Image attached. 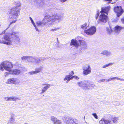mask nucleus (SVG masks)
<instances>
[{"instance_id":"nucleus-41","label":"nucleus","mask_w":124,"mask_h":124,"mask_svg":"<svg viewBox=\"0 0 124 124\" xmlns=\"http://www.w3.org/2000/svg\"><path fill=\"white\" fill-rule=\"evenodd\" d=\"M74 73L73 71H71L69 73V76H70V77H72L71 76L73 75Z\"/></svg>"},{"instance_id":"nucleus-39","label":"nucleus","mask_w":124,"mask_h":124,"mask_svg":"<svg viewBox=\"0 0 124 124\" xmlns=\"http://www.w3.org/2000/svg\"><path fill=\"white\" fill-rule=\"evenodd\" d=\"M72 122L74 124H77L78 123V121L76 119H73L72 118Z\"/></svg>"},{"instance_id":"nucleus-34","label":"nucleus","mask_w":124,"mask_h":124,"mask_svg":"<svg viewBox=\"0 0 124 124\" xmlns=\"http://www.w3.org/2000/svg\"><path fill=\"white\" fill-rule=\"evenodd\" d=\"M35 4L37 3H42V0H33Z\"/></svg>"},{"instance_id":"nucleus-19","label":"nucleus","mask_w":124,"mask_h":124,"mask_svg":"<svg viewBox=\"0 0 124 124\" xmlns=\"http://www.w3.org/2000/svg\"><path fill=\"white\" fill-rule=\"evenodd\" d=\"M101 54L103 55H105L106 56H110L111 54V53L110 52L107 50H104L102 51Z\"/></svg>"},{"instance_id":"nucleus-8","label":"nucleus","mask_w":124,"mask_h":124,"mask_svg":"<svg viewBox=\"0 0 124 124\" xmlns=\"http://www.w3.org/2000/svg\"><path fill=\"white\" fill-rule=\"evenodd\" d=\"M114 11L117 13V16L119 17L124 12V10L122 8L121 6H117L114 8Z\"/></svg>"},{"instance_id":"nucleus-43","label":"nucleus","mask_w":124,"mask_h":124,"mask_svg":"<svg viewBox=\"0 0 124 124\" xmlns=\"http://www.w3.org/2000/svg\"><path fill=\"white\" fill-rule=\"evenodd\" d=\"M92 115L96 119H98V116L97 115L96 113H93L92 114Z\"/></svg>"},{"instance_id":"nucleus-45","label":"nucleus","mask_w":124,"mask_h":124,"mask_svg":"<svg viewBox=\"0 0 124 124\" xmlns=\"http://www.w3.org/2000/svg\"><path fill=\"white\" fill-rule=\"evenodd\" d=\"M15 65L16 66V68H19V67L20 66V65H19V64H18L17 63H15Z\"/></svg>"},{"instance_id":"nucleus-31","label":"nucleus","mask_w":124,"mask_h":124,"mask_svg":"<svg viewBox=\"0 0 124 124\" xmlns=\"http://www.w3.org/2000/svg\"><path fill=\"white\" fill-rule=\"evenodd\" d=\"M31 23H32V24L35 27V29L36 31L39 32V30L38 28L37 27V25H36L35 23L33 21V20L31 22Z\"/></svg>"},{"instance_id":"nucleus-37","label":"nucleus","mask_w":124,"mask_h":124,"mask_svg":"<svg viewBox=\"0 0 124 124\" xmlns=\"http://www.w3.org/2000/svg\"><path fill=\"white\" fill-rule=\"evenodd\" d=\"M28 56H25L22 57L21 58L22 60L23 61L27 60Z\"/></svg>"},{"instance_id":"nucleus-17","label":"nucleus","mask_w":124,"mask_h":124,"mask_svg":"<svg viewBox=\"0 0 124 124\" xmlns=\"http://www.w3.org/2000/svg\"><path fill=\"white\" fill-rule=\"evenodd\" d=\"M70 45L74 46L76 47H78L80 45V44L78 42L77 40L73 39H71L70 43Z\"/></svg>"},{"instance_id":"nucleus-22","label":"nucleus","mask_w":124,"mask_h":124,"mask_svg":"<svg viewBox=\"0 0 124 124\" xmlns=\"http://www.w3.org/2000/svg\"><path fill=\"white\" fill-rule=\"evenodd\" d=\"M15 118L11 116L8 122V124H15Z\"/></svg>"},{"instance_id":"nucleus-12","label":"nucleus","mask_w":124,"mask_h":124,"mask_svg":"<svg viewBox=\"0 0 124 124\" xmlns=\"http://www.w3.org/2000/svg\"><path fill=\"white\" fill-rule=\"evenodd\" d=\"M107 15L102 13L99 16L100 21L104 23H105L107 22Z\"/></svg>"},{"instance_id":"nucleus-28","label":"nucleus","mask_w":124,"mask_h":124,"mask_svg":"<svg viewBox=\"0 0 124 124\" xmlns=\"http://www.w3.org/2000/svg\"><path fill=\"white\" fill-rule=\"evenodd\" d=\"M94 86V84L93 83H91L89 84L88 83L87 85V89H90L92 87H93Z\"/></svg>"},{"instance_id":"nucleus-18","label":"nucleus","mask_w":124,"mask_h":124,"mask_svg":"<svg viewBox=\"0 0 124 124\" xmlns=\"http://www.w3.org/2000/svg\"><path fill=\"white\" fill-rule=\"evenodd\" d=\"M110 7L109 6L102 8L101 11L100 12V13L101 14L104 13L107 15L108 12L110 10Z\"/></svg>"},{"instance_id":"nucleus-33","label":"nucleus","mask_w":124,"mask_h":124,"mask_svg":"<svg viewBox=\"0 0 124 124\" xmlns=\"http://www.w3.org/2000/svg\"><path fill=\"white\" fill-rule=\"evenodd\" d=\"M113 64V63H108V64H106L105 65L103 66L102 67V68H106L108 67L109 66H110L112 65Z\"/></svg>"},{"instance_id":"nucleus-55","label":"nucleus","mask_w":124,"mask_h":124,"mask_svg":"<svg viewBox=\"0 0 124 124\" xmlns=\"http://www.w3.org/2000/svg\"><path fill=\"white\" fill-rule=\"evenodd\" d=\"M24 124H28V123H24Z\"/></svg>"},{"instance_id":"nucleus-57","label":"nucleus","mask_w":124,"mask_h":124,"mask_svg":"<svg viewBox=\"0 0 124 124\" xmlns=\"http://www.w3.org/2000/svg\"><path fill=\"white\" fill-rule=\"evenodd\" d=\"M1 23H0V26H1Z\"/></svg>"},{"instance_id":"nucleus-16","label":"nucleus","mask_w":124,"mask_h":124,"mask_svg":"<svg viewBox=\"0 0 124 124\" xmlns=\"http://www.w3.org/2000/svg\"><path fill=\"white\" fill-rule=\"evenodd\" d=\"M42 85L44 86L41 89V92L40 93L41 94H42L46 92L50 86V85L49 84H43Z\"/></svg>"},{"instance_id":"nucleus-32","label":"nucleus","mask_w":124,"mask_h":124,"mask_svg":"<svg viewBox=\"0 0 124 124\" xmlns=\"http://www.w3.org/2000/svg\"><path fill=\"white\" fill-rule=\"evenodd\" d=\"M50 118L51 120L53 122L54 124H55L57 118L54 116H51Z\"/></svg>"},{"instance_id":"nucleus-38","label":"nucleus","mask_w":124,"mask_h":124,"mask_svg":"<svg viewBox=\"0 0 124 124\" xmlns=\"http://www.w3.org/2000/svg\"><path fill=\"white\" fill-rule=\"evenodd\" d=\"M71 78V77H70V76L66 75V76L65 78L64 79V81H65L68 79H70Z\"/></svg>"},{"instance_id":"nucleus-27","label":"nucleus","mask_w":124,"mask_h":124,"mask_svg":"<svg viewBox=\"0 0 124 124\" xmlns=\"http://www.w3.org/2000/svg\"><path fill=\"white\" fill-rule=\"evenodd\" d=\"M75 39L77 40L78 42V41L80 44L81 42H82V41L84 40L82 39V38L79 36H78L76 37Z\"/></svg>"},{"instance_id":"nucleus-58","label":"nucleus","mask_w":124,"mask_h":124,"mask_svg":"<svg viewBox=\"0 0 124 124\" xmlns=\"http://www.w3.org/2000/svg\"><path fill=\"white\" fill-rule=\"evenodd\" d=\"M52 7L53 8H53V7Z\"/></svg>"},{"instance_id":"nucleus-9","label":"nucleus","mask_w":124,"mask_h":124,"mask_svg":"<svg viewBox=\"0 0 124 124\" xmlns=\"http://www.w3.org/2000/svg\"><path fill=\"white\" fill-rule=\"evenodd\" d=\"M88 83V81H83L79 82L77 85L79 86L83 87L84 89H86Z\"/></svg>"},{"instance_id":"nucleus-54","label":"nucleus","mask_w":124,"mask_h":124,"mask_svg":"<svg viewBox=\"0 0 124 124\" xmlns=\"http://www.w3.org/2000/svg\"><path fill=\"white\" fill-rule=\"evenodd\" d=\"M56 9H57V10H60V9L59 8H56Z\"/></svg>"},{"instance_id":"nucleus-46","label":"nucleus","mask_w":124,"mask_h":124,"mask_svg":"<svg viewBox=\"0 0 124 124\" xmlns=\"http://www.w3.org/2000/svg\"><path fill=\"white\" fill-rule=\"evenodd\" d=\"M117 80H120L121 81H124V79L123 78H118L117 77Z\"/></svg>"},{"instance_id":"nucleus-13","label":"nucleus","mask_w":124,"mask_h":124,"mask_svg":"<svg viewBox=\"0 0 124 124\" xmlns=\"http://www.w3.org/2000/svg\"><path fill=\"white\" fill-rule=\"evenodd\" d=\"M34 63L37 65H41L43 63V60L41 58L35 57Z\"/></svg>"},{"instance_id":"nucleus-15","label":"nucleus","mask_w":124,"mask_h":124,"mask_svg":"<svg viewBox=\"0 0 124 124\" xmlns=\"http://www.w3.org/2000/svg\"><path fill=\"white\" fill-rule=\"evenodd\" d=\"M42 68L41 67L37 68H36L35 71H30L28 72V73L30 75H32L39 73L41 72Z\"/></svg>"},{"instance_id":"nucleus-50","label":"nucleus","mask_w":124,"mask_h":124,"mask_svg":"<svg viewBox=\"0 0 124 124\" xmlns=\"http://www.w3.org/2000/svg\"><path fill=\"white\" fill-rule=\"evenodd\" d=\"M121 20L122 23H124V17H123L122 19H121Z\"/></svg>"},{"instance_id":"nucleus-23","label":"nucleus","mask_w":124,"mask_h":124,"mask_svg":"<svg viewBox=\"0 0 124 124\" xmlns=\"http://www.w3.org/2000/svg\"><path fill=\"white\" fill-rule=\"evenodd\" d=\"M35 57L28 56L27 61L29 62L34 63Z\"/></svg>"},{"instance_id":"nucleus-20","label":"nucleus","mask_w":124,"mask_h":124,"mask_svg":"<svg viewBox=\"0 0 124 124\" xmlns=\"http://www.w3.org/2000/svg\"><path fill=\"white\" fill-rule=\"evenodd\" d=\"M81 45V47L82 49H86L87 45L86 42L84 40L82 42H81L80 44V45Z\"/></svg>"},{"instance_id":"nucleus-25","label":"nucleus","mask_w":124,"mask_h":124,"mask_svg":"<svg viewBox=\"0 0 124 124\" xmlns=\"http://www.w3.org/2000/svg\"><path fill=\"white\" fill-rule=\"evenodd\" d=\"M89 26V24L85 23L81 26V28L83 29H87Z\"/></svg>"},{"instance_id":"nucleus-47","label":"nucleus","mask_w":124,"mask_h":124,"mask_svg":"<svg viewBox=\"0 0 124 124\" xmlns=\"http://www.w3.org/2000/svg\"><path fill=\"white\" fill-rule=\"evenodd\" d=\"M68 0H59L60 2L62 3L65 2Z\"/></svg>"},{"instance_id":"nucleus-51","label":"nucleus","mask_w":124,"mask_h":124,"mask_svg":"<svg viewBox=\"0 0 124 124\" xmlns=\"http://www.w3.org/2000/svg\"><path fill=\"white\" fill-rule=\"evenodd\" d=\"M71 79H72V78H70V79L67 80L66 81V83H68L70 80H71Z\"/></svg>"},{"instance_id":"nucleus-30","label":"nucleus","mask_w":124,"mask_h":124,"mask_svg":"<svg viewBox=\"0 0 124 124\" xmlns=\"http://www.w3.org/2000/svg\"><path fill=\"white\" fill-rule=\"evenodd\" d=\"M106 29L107 32L108 34H110L112 32V30L111 27H107Z\"/></svg>"},{"instance_id":"nucleus-3","label":"nucleus","mask_w":124,"mask_h":124,"mask_svg":"<svg viewBox=\"0 0 124 124\" xmlns=\"http://www.w3.org/2000/svg\"><path fill=\"white\" fill-rule=\"evenodd\" d=\"M14 4L16 6L12 7L9 9V11L8 16L10 20V23L9 26L10 24L16 22L21 10V8H18L21 7V5L20 1H14Z\"/></svg>"},{"instance_id":"nucleus-48","label":"nucleus","mask_w":124,"mask_h":124,"mask_svg":"<svg viewBox=\"0 0 124 124\" xmlns=\"http://www.w3.org/2000/svg\"><path fill=\"white\" fill-rule=\"evenodd\" d=\"M8 28H7L5 30V31H3L0 34V35H3V34H4L6 31V30L8 29Z\"/></svg>"},{"instance_id":"nucleus-10","label":"nucleus","mask_w":124,"mask_h":124,"mask_svg":"<svg viewBox=\"0 0 124 124\" xmlns=\"http://www.w3.org/2000/svg\"><path fill=\"white\" fill-rule=\"evenodd\" d=\"M62 119L63 122L66 124H74L72 122V118L69 116L64 117Z\"/></svg>"},{"instance_id":"nucleus-29","label":"nucleus","mask_w":124,"mask_h":124,"mask_svg":"<svg viewBox=\"0 0 124 124\" xmlns=\"http://www.w3.org/2000/svg\"><path fill=\"white\" fill-rule=\"evenodd\" d=\"M61 28L60 27H54L53 28L50 30V31H58V30Z\"/></svg>"},{"instance_id":"nucleus-2","label":"nucleus","mask_w":124,"mask_h":124,"mask_svg":"<svg viewBox=\"0 0 124 124\" xmlns=\"http://www.w3.org/2000/svg\"><path fill=\"white\" fill-rule=\"evenodd\" d=\"M62 20L61 16L57 14H55L46 16L42 21H37L36 23L38 28V27L42 26L45 24L49 26L52 24L58 23Z\"/></svg>"},{"instance_id":"nucleus-4","label":"nucleus","mask_w":124,"mask_h":124,"mask_svg":"<svg viewBox=\"0 0 124 124\" xmlns=\"http://www.w3.org/2000/svg\"><path fill=\"white\" fill-rule=\"evenodd\" d=\"M13 65L12 63L9 62L4 61L0 63V70L3 71L4 70L8 71V72H6L4 74V75L5 77L7 76L8 74H10L9 72L13 67Z\"/></svg>"},{"instance_id":"nucleus-21","label":"nucleus","mask_w":124,"mask_h":124,"mask_svg":"<svg viewBox=\"0 0 124 124\" xmlns=\"http://www.w3.org/2000/svg\"><path fill=\"white\" fill-rule=\"evenodd\" d=\"M123 28L122 27L117 25L114 28L115 31L116 33H118Z\"/></svg>"},{"instance_id":"nucleus-49","label":"nucleus","mask_w":124,"mask_h":124,"mask_svg":"<svg viewBox=\"0 0 124 124\" xmlns=\"http://www.w3.org/2000/svg\"><path fill=\"white\" fill-rule=\"evenodd\" d=\"M4 99L6 101H9L8 97H5Z\"/></svg>"},{"instance_id":"nucleus-24","label":"nucleus","mask_w":124,"mask_h":124,"mask_svg":"<svg viewBox=\"0 0 124 124\" xmlns=\"http://www.w3.org/2000/svg\"><path fill=\"white\" fill-rule=\"evenodd\" d=\"M9 101H16L17 100H20V98L16 97L14 96H12L8 97Z\"/></svg>"},{"instance_id":"nucleus-7","label":"nucleus","mask_w":124,"mask_h":124,"mask_svg":"<svg viewBox=\"0 0 124 124\" xmlns=\"http://www.w3.org/2000/svg\"><path fill=\"white\" fill-rule=\"evenodd\" d=\"M83 69V71L82 73L84 75H87L91 73V69L89 65H86Z\"/></svg>"},{"instance_id":"nucleus-56","label":"nucleus","mask_w":124,"mask_h":124,"mask_svg":"<svg viewBox=\"0 0 124 124\" xmlns=\"http://www.w3.org/2000/svg\"><path fill=\"white\" fill-rule=\"evenodd\" d=\"M64 14V13H61V14L63 15Z\"/></svg>"},{"instance_id":"nucleus-14","label":"nucleus","mask_w":124,"mask_h":124,"mask_svg":"<svg viewBox=\"0 0 124 124\" xmlns=\"http://www.w3.org/2000/svg\"><path fill=\"white\" fill-rule=\"evenodd\" d=\"M100 124H112L111 121L110 120L102 118L99 122Z\"/></svg>"},{"instance_id":"nucleus-36","label":"nucleus","mask_w":124,"mask_h":124,"mask_svg":"<svg viewBox=\"0 0 124 124\" xmlns=\"http://www.w3.org/2000/svg\"><path fill=\"white\" fill-rule=\"evenodd\" d=\"M62 123V122L60 120H58L57 118L55 124H61Z\"/></svg>"},{"instance_id":"nucleus-5","label":"nucleus","mask_w":124,"mask_h":124,"mask_svg":"<svg viewBox=\"0 0 124 124\" xmlns=\"http://www.w3.org/2000/svg\"><path fill=\"white\" fill-rule=\"evenodd\" d=\"M20 83V80L16 78H11L7 80V83L12 85H18Z\"/></svg>"},{"instance_id":"nucleus-1","label":"nucleus","mask_w":124,"mask_h":124,"mask_svg":"<svg viewBox=\"0 0 124 124\" xmlns=\"http://www.w3.org/2000/svg\"><path fill=\"white\" fill-rule=\"evenodd\" d=\"M19 33L18 31H14L11 33H6L2 40L0 39V43L7 45L19 43L20 40L19 36L17 35Z\"/></svg>"},{"instance_id":"nucleus-26","label":"nucleus","mask_w":124,"mask_h":124,"mask_svg":"<svg viewBox=\"0 0 124 124\" xmlns=\"http://www.w3.org/2000/svg\"><path fill=\"white\" fill-rule=\"evenodd\" d=\"M119 119L118 117H115L112 118V120L113 122V123L114 124H116L118 122V120Z\"/></svg>"},{"instance_id":"nucleus-11","label":"nucleus","mask_w":124,"mask_h":124,"mask_svg":"<svg viewBox=\"0 0 124 124\" xmlns=\"http://www.w3.org/2000/svg\"><path fill=\"white\" fill-rule=\"evenodd\" d=\"M22 71L21 70L15 69L13 70H10V71L9 72L10 74H12L13 75H18L22 73Z\"/></svg>"},{"instance_id":"nucleus-40","label":"nucleus","mask_w":124,"mask_h":124,"mask_svg":"<svg viewBox=\"0 0 124 124\" xmlns=\"http://www.w3.org/2000/svg\"><path fill=\"white\" fill-rule=\"evenodd\" d=\"M100 14V13L99 11H97V13L95 16V18L96 19H97L98 18V17L99 15Z\"/></svg>"},{"instance_id":"nucleus-44","label":"nucleus","mask_w":124,"mask_h":124,"mask_svg":"<svg viewBox=\"0 0 124 124\" xmlns=\"http://www.w3.org/2000/svg\"><path fill=\"white\" fill-rule=\"evenodd\" d=\"M105 80H106L105 79H101L98 82H99V83H101V82H104L105 81Z\"/></svg>"},{"instance_id":"nucleus-53","label":"nucleus","mask_w":124,"mask_h":124,"mask_svg":"<svg viewBox=\"0 0 124 124\" xmlns=\"http://www.w3.org/2000/svg\"><path fill=\"white\" fill-rule=\"evenodd\" d=\"M29 18L30 20L31 21V22L33 20L32 19V18L31 17H29Z\"/></svg>"},{"instance_id":"nucleus-52","label":"nucleus","mask_w":124,"mask_h":124,"mask_svg":"<svg viewBox=\"0 0 124 124\" xmlns=\"http://www.w3.org/2000/svg\"><path fill=\"white\" fill-rule=\"evenodd\" d=\"M112 0H104V1H109L110 2Z\"/></svg>"},{"instance_id":"nucleus-59","label":"nucleus","mask_w":124,"mask_h":124,"mask_svg":"<svg viewBox=\"0 0 124 124\" xmlns=\"http://www.w3.org/2000/svg\"><path fill=\"white\" fill-rule=\"evenodd\" d=\"M57 40H58V38H57Z\"/></svg>"},{"instance_id":"nucleus-42","label":"nucleus","mask_w":124,"mask_h":124,"mask_svg":"<svg viewBox=\"0 0 124 124\" xmlns=\"http://www.w3.org/2000/svg\"><path fill=\"white\" fill-rule=\"evenodd\" d=\"M71 78H72V79H73V78H75V79L76 80H78L79 79V78L77 76H73Z\"/></svg>"},{"instance_id":"nucleus-6","label":"nucleus","mask_w":124,"mask_h":124,"mask_svg":"<svg viewBox=\"0 0 124 124\" xmlns=\"http://www.w3.org/2000/svg\"><path fill=\"white\" fill-rule=\"evenodd\" d=\"M96 30V29L95 27L92 26L88 29L85 30L84 32L88 35H92L94 34Z\"/></svg>"},{"instance_id":"nucleus-35","label":"nucleus","mask_w":124,"mask_h":124,"mask_svg":"<svg viewBox=\"0 0 124 124\" xmlns=\"http://www.w3.org/2000/svg\"><path fill=\"white\" fill-rule=\"evenodd\" d=\"M117 77L112 78H110L108 79H106V80L107 82H109L110 81H112V80H115V79H117Z\"/></svg>"}]
</instances>
